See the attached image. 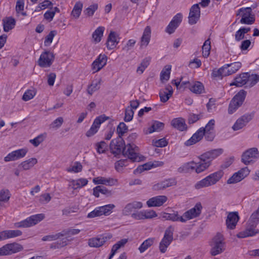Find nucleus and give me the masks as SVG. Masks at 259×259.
<instances>
[{
	"label": "nucleus",
	"instance_id": "1",
	"mask_svg": "<svg viewBox=\"0 0 259 259\" xmlns=\"http://www.w3.org/2000/svg\"><path fill=\"white\" fill-rule=\"evenodd\" d=\"M124 141L121 137L112 140L110 144V148L113 154H118L122 152L124 156H127L132 162L140 161L137 151L138 147L134 144L127 143L123 146Z\"/></svg>",
	"mask_w": 259,
	"mask_h": 259
},
{
	"label": "nucleus",
	"instance_id": "2",
	"mask_svg": "<svg viewBox=\"0 0 259 259\" xmlns=\"http://www.w3.org/2000/svg\"><path fill=\"white\" fill-rule=\"evenodd\" d=\"M224 172L222 170H219L210 174L205 178L197 182L195 185L196 189H200L205 187H208L215 184L223 176Z\"/></svg>",
	"mask_w": 259,
	"mask_h": 259
},
{
	"label": "nucleus",
	"instance_id": "3",
	"mask_svg": "<svg viewBox=\"0 0 259 259\" xmlns=\"http://www.w3.org/2000/svg\"><path fill=\"white\" fill-rule=\"evenodd\" d=\"M209 167L208 163H200L192 161L184 164L178 168V171L180 173H187L192 170H195L197 174L201 173Z\"/></svg>",
	"mask_w": 259,
	"mask_h": 259
},
{
	"label": "nucleus",
	"instance_id": "4",
	"mask_svg": "<svg viewBox=\"0 0 259 259\" xmlns=\"http://www.w3.org/2000/svg\"><path fill=\"white\" fill-rule=\"evenodd\" d=\"M210 245L211 246L210 254L215 256L221 254L225 250V243L223 235L218 233L212 239Z\"/></svg>",
	"mask_w": 259,
	"mask_h": 259
},
{
	"label": "nucleus",
	"instance_id": "5",
	"mask_svg": "<svg viewBox=\"0 0 259 259\" xmlns=\"http://www.w3.org/2000/svg\"><path fill=\"white\" fill-rule=\"evenodd\" d=\"M246 92L242 90L240 91L231 100L228 107V113L232 114L240 107L244 101Z\"/></svg>",
	"mask_w": 259,
	"mask_h": 259
},
{
	"label": "nucleus",
	"instance_id": "6",
	"mask_svg": "<svg viewBox=\"0 0 259 259\" xmlns=\"http://www.w3.org/2000/svg\"><path fill=\"white\" fill-rule=\"evenodd\" d=\"M174 228L169 226L165 231L163 238L159 243V250L161 253H164L167 248L173 240V234Z\"/></svg>",
	"mask_w": 259,
	"mask_h": 259
},
{
	"label": "nucleus",
	"instance_id": "7",
	"mask_svg": "<svg viewBox=\"0 0 259 259\" xmlns=\"http://www.w3.org/2000/svg\"><path fill=\"white\" fill-rule=\"evenodd\" d=\"M44 219V214L42 213L33 215L25 220L16 224L18 228H27L37 224Z\"/></svg>",
	"mask_w": 259,
	"mask_h": 259
},
{
	"label": "nucleus",
	"instance_id": "8",
	"mask_svg": "<svg viewBox=\"0 0 259 259\" xmlns=\"http://www.w3.org/2000/svg\"><path fill=\"white\" fill-rule=\"evenodd\" d=\"M258 158L259 152L256 148H252L246 150L242 155V161L246 165L253 163Z\"/></svg>",
	"mask_w": 259,
	"mask_h": 259
},
{
	"label": "nucleus",
	"instance_id": "9",
	"mask_svg": "<svg viewBox=\"0 0 259 259\" xmlns=\"http://www.w3.org/2000/svg\"><path fill=\"white\" fill-rule=\"evenodd\" d=\"M202 208V206L201 203H197L194 207L186 211L182 216L184 217L185 223L188 220L198 217L201 213Z\"/></svg>",
	"mask_w": 259,
	"mask_h": 259
},
{
	"label": "nucleus",
	"instance_id": "10",
	"mask_svg": "<svg viewBox=\"0 0 259 259\" xmlns=\"http://www.w3.org/2000/svg\"><path fill=\"white\" fill-rule=\"evenodd\" d=\"M249 170L247 167L241 169L237 172L234 173L227 181L229 184H235L240 182L242 179L249 175Z\"/></svg>",
	"mask_w": 259,
	"mask_h": 259
},
{
	"label": "nucleus",
	"instance_id": "11",
	"mask_svg": "<svg viewBox=\"0 0 259 259\" xmlns=\"http://www.w3.org/2000/svg\"><path fill=\"white\" fill-rule=\"evenodd\" d=\"M108 118L109 117L106 116L105 115H102L97 117L95 119L90 130L86 133V136L90 137L95 134L98 132L101 124Z\"/></svg>",
	"mask_w": 259,
	"mask_h": 259
},
{
	"label": "nucleus",
	"instance_id": "12",
	"mask_svg": "<svg viewBox=\"0 0 259 259\" xmlns=\"http://www.w3.org/2000/svg\"><path fill=\"white\" fill-rule=\"evenodd\" d=\"M200 16V9L199 4L193 5L190 9L188 22L190 25L196 24L199 20Z\"/></svg>",
	"mask_w": 259,
	"mask_h": 259
},
{
	"label": "nucleus",
	"instance_id": "13",
	"mask_svg": "<svg viewBox=\"0 0 259 259\" xmlns=\"http://www.w3.org/2000/svg\"><path fill=\"white\" fill-rule=\"evenodd\" d=\"M54 56L52 52L46 51L40 56L38 61V65L42 67H50L54 60Z\"/></svg>",
	"mask_w": 259,
	"mask_h": 259
},
{
	"label": "nucleus",
	"instance_id": "14",
	"mask_svg": "<svg viewBox=\"0 0 259 259\" xmlns=\"http://www.w3.org/2000/svg\"><path fill=\"white\" fill-rule=\"evenodd\" d=\"M182 18L181 13L177 14L166 27L165 31L169 34L173 33L181 23Z\"/></svg>",
	"mask_w": 259,
	"mask_h": 259
},
{
	"label": "nucleus",
	"instance_id": "15",
	"mask_svg": "<svg viewBox=\"0 0 259 259\" xmlns=\"http://www.w3.org/2000/svg\"><path fill=\"white\" fill-rule=\"evenodd\" d=\"M177 183V182L176 179L174 178H171L165 179L160 183L154 185L153 187V189L155 191L164 190L167 188L176 186Z\"/></svg>",
	"mask_w": 259,
	"mask_h": 259
},
{
	"label": "nucleus",
	"instance_id": "16",
	"mask_svg": "<svg viewBox=\"0 0 259 259\" xmlns=\"http://www.w3.org/2000/svg\"><path fill=\"white\" fill-rule=\"evenodd\" d=\"M119 35L115 31H111L109 33L106 43L108 50L114 49L119 42Z\"/></svg>",
	"mask_w": 259,
	"mask_h": 259
},
{
	"label": "nucleus",
	"instance_id": "17",
	"mask_svg": "<svg viewBox=\"0 0 259 259\" xmlns=\"http://www.w3.org/2000/svg\"><path fill=\"white\" fill-rule=\"evenodd\" d=\"M239 217L237 212H231L228 214L226 224L228 229L233 230L235 228Z\"/></svg>",
	"mask_w": 259,
	"mask_h": 259
},
{
	"label": "nucleus",
	"instance_id": "18",
	"mask_svg": "<svg viewBox=\"0 0 259 259\" xmlns=\"http://www.w3.org/2000/svg\"><path fill=\"white\" fill-rule=\"evenodd\" d=\"M166 196L159 195L153 197L147 201L148 207H159L162 205L167 200Z\"/></svg>",
	"mask_w": 259,
	"mask_h": 259
},
{
	"label": "nucleus",
	"instance_id": "19",
	"mask_svg": "<svg viewBox=\"0 0 259 259\" xmlns=\"http://www.w3.org/2000/svg\"><path fill=\"white\" fill-rule=\"evenodd\" d=\"M106 62L107 56L105 55H100L92 63V67L94 72L99 71L106 64Z\"/></svg>",
	"mask_w": 259,
	"mask_h": 259
},
{
	"label": "nucleus",
	"instance_id": "20",
	"mask_svg": "<svg viewBox=\"0 0 259 259\" xmlns=\"http://www.w3.org/2000/svg\"><path fill=\"white\" fill-rule=\"evenodd\" d=\"M143 207V204L140 201H133L127 204L122 210L123 215L130 214L133 211L137 209H140Z\"/></svg>",
	"mask_w": 259,
	"mask_h": 259
},
{
	"label": "nucleus",
	"instance_id": "21",
	"mask_svg": "<svg viewBox=\"0 0 259 259\" xmlns=\"http://www.w3.org/2000/svg\"><path fill=\"white\" fill-rule=\"evenodd\" d=\"M93 182L95 184H102L112 186L116 185L117 180L111 178H106L102 177H98L93 179Z\"/></svg>",
	"mask_w": 259,
	"mask_h": 259
},
{
	"label": "nucleus",
	"instance_id": "22",
	"mask_svg": "<svg viewBox=\"0 0 259 259\" xmlns=\"http://www.w3.org/2000/svg\"><path fill=\"white\" fill-rule=\"evenodd\" d=\"M203 127L200 128L192 137L187 141L185 144L186 146H190L200 141L204 135Z\"/></svg>",
	"mask_w": 259,
	"mask_h": 259
},
{
	"label": "nucleus",
	"instance_id": "23",
	"mask_svg": "<svg viewBox=\"0 0 259 259\" xmlns=\"http://www.w3.org/2000/svg\"><path fill=\"white\" fill-rule=\"evenodd\" d=\"M22 233L19 230H6L0 232V240L14 238L22 235Z\"/></svg>",
	"mask_w": 259,
	"mask_h": 259
},
{
	"label": "nucleus",
	"instance_id": "24",
	"mask_svg": "<svg viewBox=\"0 0 259 259\" xmlns=\"http://www.w3.org/2000/svg\"><path fill=\"white\" fill-rule=\"evenodd\" d=\"M161 217L166 220H170L173 222L180 221L185 223L184 217L180 216L178 211H172V213L163 212Z\"/></svg>",
	"mask_w": 259,
	"mask_h": 259
},
{
	"label": "nucleus",
	"instance_id": "25",
	"mask_svg": "<svg viewBox=\"0 0 259 259\" xmlns=\"http://www.w3.org/2000/svg\"><path fill=\"white\" fill-rule=\"evenodd\" d=\"M172 88L170 85H167L165 89L161 90L159 92L160 101L163 103L166 102L172 96Z\"/></svg>",
	"mask_w": 259,
	"mask_h": 259
},
{
	"label": "nucleus",
	"instance_id": "26",
	"mask_svg": "<svg viewBox=\"0 0 259 259\" xmlns=\"http://www.w3.org/2000/svg\"><path fill=\"white\" fill-rule=\"evenodd\" d=\"M248 80V73H243L236 77L234 81L230 83V85L242 87L247 83Z\"/></svg>",
	"mask_w": 259,
	"mask_h": 259
},
{
	"label": "nucleus",
	"instance_id": "27",
	"mask_svg": "<svg viewBox=\"0 0 259 259\" xmlns=\"http://www.w3.org/2000/svg\"><path fill=\"white\" fill-rule=\"evenodd\" d=\"M151 37V28L149 26H147L144 30L143 35L141 38L140 47H146L150 41Z\"/></svg>",
	"mask_w": 259,
	"mask_h": 259
},
{
	"label": "nucleus",
	"instance_id": "28",
	"mask_svg": "<svg viewBox=\"0 0 259 259\" xmlns=\"http://www.w3.org/2000/svg\"><path fill=\"white\" fill-rule=\"evenodd\" d=\"M171 125L180 131H184L187 128L185 120L181 117L173 119L171 121Z\"/></svg>",
	"mask_w": 259,
	"mask_h": 259
},
{
	"label": "nucleus",
	"instance_id": "29",
	"mask_svg": "<svg viewBox=\"0 0 259 259\" xmlns=\"http://www.w3.org/2000/svg\"><path fill=\"white\" fill-rule=\"evenodd\" d=\"M4 31L8 32L14 28L16 25V21L12 17H6L3 20Z\"/></svg>",
	"mask_w": 259,
	"mask_h": 259
},
{
	"label": "nucleus",
	"instance_id": "30",
	"mask_svg": "<svg viewBox=\"0 0 259 259\" xmlns=\"http://www.w3.org/2000/svg\"><path fill=\"white\" fill-rule=\"evenodd\" d=\"M88 181L86 179H79L76 180H71L70 181L69 187L74 190L81 188V187L87 185Z\"/></svg>",
	"mask_w": 259,
	"mask_h": 259
},
{
	"label": "nucleus",
	"instance_id": "31",
	"mask_svg": "<svg viewBox=\"0 0 259 259\" xmlns=\"http://www.w3.org/2000/svg\"><path fill=\"white\" fill-rule=\"evenodd\" d=\"M249 227L247 228L246 230L243 233L241 232L237 235L238 238H244L248 236H252L257 234L259 231L258 230L255 229V227H253L249 224Z\"/></svg>",
	"mask_w": 259,
	"mask_h": 259
},
{
	"label": "nucleus",
	"instance_id": "32",
	"mask_svg": "<svg viewBox=\"0 0 259 259\" xmlns=\"http://www.w3.org/2000/svg\"><path fill=\"white\" fill-rule=\"evenodd\" d=\"M105 31V27L103 26L98 27L93 33L92 38L94 41L97 44L100 42L103 36V33Z\"/></svg>",
	"mask_w": 259,
	"mask_h": 259
},
{
	"label": "nucleus",
	"instance_id": "33",
	"mask_svg": "<svg viewBox=\"0 0 259 259\" xmlns=\"http://www.w3.org/2000/svg\"><path fill=\"white\" fill-rule=\"evenodd\" d=\"M106 242L104 237L93 238L89 240L88 244L91 247H99L102 246Z\"/></svg>",
	"mask_w": 259,
	"mask_h": 259
},
{
	"label": "nucleus",
	"instance_id": "34",
	"mask_svg": "<svg viewBox=\"0 0 259 259\" xmlns=\"http://www.w3.org/2000/svg\"><path fill=\"white\" fill-rule=\"evenodd\" d=\"M190 90L195 94H200L204 91V87L202 83L199 81L192 82L191 85L189 86Z\"/></svg>",
	"mask_w": 259,
	"mask_h": 259
},
{
	"label": "nucleus",
	"instance_id": "35",
	"mask_svg": "<svg viewBox=\"0 0 259 259\" xmlns=\"http://www.w3.org/2000/svg\"><path fill=\"white\" fill-rule=\"evenodd\" d=\"M101 82V78L93 80L92 83L88 87L87 90L88 94L92 95L95 92L98 90L100 88Z\"/></svg>",
	"mask_w": 259,
	"mask_h": 259
},
{
	"label": "nucleus",
	"instance_id": "36",
	"mask_svg": "<svg viewBox=\"0 0 259 259\" xmlns=\"http://www.w3.org/2000/svg\"><path fill=\"white\" fill-rule=\"evenodd\" d=\"M37 162V160L35 158H31L27 160L22 162L19 165V167H21L23 170H28L33 167Z\"/></svg>",
	"mask_w": 259,
	"mask_h": 259
},
{
	"label": "nucleus",
	"instance_id": "37",
	"mask_svg": "<svg viewBox=\"0 0 259 259\" xmlns=\"http://www.w3.org/2000/svg\"><path fill=\"white\" fill-rule=\"evenodd\" d=\"M9 255L21 251L23 249V247L21 245L17 243H12L7 244Z\"/></svg>",
	"mask_w": 259,
	"mask_h": 259
},
{
	"label": "nucleus",
	"instance_id": "38",
	"mask_svg": "<svg viewBox=\"0 0 259 259\" xmlns=\"http://www.w3.org/2000/svg\"><path fill=\"white\" fill-rule=\"evenodd\" d=\"M127 239H122L120 241H118L116 244H115L112 248L111 254L109 257V259H111V258L114 256L117 250L121 247H123L127 243Z\"/></svg>",
	"mask_w": 259,
	"mask_h": 259
},
{
	"label": "nucleus",
	"instance_id": "39",
	"mask_svg": "<svg viewBox=\"0 0 259 259\" xmlns=\"http://www.w3.org/2000/svg\"><path fill=\"white\" fill-rule=\"evenodd\" d=\"M164 123L158 121H155L152 125L148 128V133L151 134L155 132H159L164 128Z\"/></svg>",
	"mask_w": 259,
	"mask_h": 259
},
{
	"label": "nucleus",
	"instance_id": "40",
	"mask_svg": "<svg viewBox=\"0 0 259 259\" xmlns=\"http://www.w3.org/2000/svg\"><path fill=\"white\" fill-rule=\"evenodd\" d=\"M82 7L83 5L81 2L76 3L71 12V15L74 18L77 19L79 17Z\"/></svg>",
	"mask_w": 259,
	"mask_h": 259
},
{
	"label": "nucleus",
	"instance_id": "41",
	"mask_svg": "<svg viewBox=\"0 0 259 259\" xmlns=\"http://www.w3.org/2000/svg\"><path fill=\"white\" fill-rule=\"evenodd\" d=\"M154 240V238H149L145 240L139 247L140 252L143 253L153 244Z\"/></svg>",
	"mask_w": 259,
	"mask_h": 259
},
{
	"label": "nucleus",
	"instance_id": "42",
	"mask_svg": "<svg viewBox=\"0 0 259 259\" xmlns=\"http://www.w3.org/2000/svg\"><path fill=\"white\" fill-rule=\"evenodd\" d=\"M11 197V193L8 189H2L0 191V205L3 202H8Z\"/></svg>",
	"mask_w": 259,
	"mask_h": 259
},
{
	"label": "nucleus",
	"instance_id": "43",
	"mask_svg": "<svg viewBox=\"0 0 259 259\" xmlns=\"http://www.w3.org/2000/svg\"><path fill=\"white\" fill-rule=\"evenodd\" d=\"M210 38L206 40L202 47V55L204 58H207L210 54V50L211 49Z\"/></svg>",
	"mask_w": 259,
	"mask_h": 259
},
{
	"label": "nucleus",
	"instance_id": "44",
	"mask_svg": "<svg viewBox=\"0 0 259 259\" xmlns=\"http://www.w3.org/2000/svg\"><path fill=\"white\" fill-rule=\"evenodd\" d=\"M171 66L168 65L165 67L160 73V79L162 82L167 81L169 79Z\"/></svg>",
	"mask_w": 259,
	"mask_h": 259
},
{
	"label": "nucleus",
	"instance_id": "45",
	"mask_svg": "<svg viewBox=\"0 0 259 259\" xmlns=\"http://www.w3.org/2000/svg\"><path fill=\"white\" fill-rule=\"evenodd\" d=\"M115 207L113 204H109L102 206L98 207V209L100 210L101 215H107L111 212V210Z\"/></svg>",
	"mask_w": 259,
	"mask_h": 259
},
{
	"label": "nucleus",
	"instance_id": "46",
	"mask_svg": "<svg viewBox=\"0 0 259 259\" xmlns=\"http://www.w3.org/2000/svg\"><path fill=\"white\" fill-rule=\"evenodd\" d=\"M259 223V211L257 210L253 212L251 215L248 221V224H251L252 226H256Z\"/></svg>",
	"mask_w": 259,
	"mask_h": 259
},
{
	"label": "nucleus",
	"instance_id": "47",
	"mask_svg": "<svg viewBox=\"0 0 259 259\" xmlns=\"http://www.w3.org/2000/svg\"><path fill=\"white\" fill-rule=\"evenodd\" d=\"M65 236V233L59 232L58 233L52 235H49L45 236L42 238V240L44 241H54L58 239L61 237Z\"/></svg>",
	"mask_w": 259,
	"mask_h": 259
},
{
	"label": "nucleus",
	"instance_id": "48",
	"mask_svg": "<svg viewBox=\"0 0 259 259\" xmlns=\"http://www.w3.org/2000/svg\"><path fill=\"white\" fill-rule=\"evenodd\" d=\"M200 163H209V166L210 165V161L213 159L212 158H211V155L210 154V153L209 151L205 152V153L202 154L200 155Z\"/></svg>",
	"mask_w": 259,
	"mask_h": 259
},
{
	"label": "nucleus",
	"instance_id": "49",
	"mask_svg": "<svg viewBox=\"0 0 259 259\" xmlns=\"http://www.w3.org/2000/svg\"><path fill=\"white\" fill-rule=\"evenodd\" d=\"M96 150L98 153H104L105 152L107 145L104 141H101L96 144Z\"/></svg>",
	"mask_w": 259,
	"mask_h": 259
},
{
	"label": "nucleus",
	"instance_id": "50",
	"mask_svg": "<svg viewBox=\"0 0 259 259\" xmlns=\"http://www.w3.org/2000/svg\"><path fill=\"white\" fill-rule=\"evenodd\" d=\"M82 168V165L79 162H75L73 165L67 168V170L69 172H78L81 171Z\"/></svg>",
	"mask_w": 259,
	"mask_h": 259
},
{
	"label": "nucleus",
	"instance_id": "51",
	"mask_svg": "<svg viewBox=\"0 0 259 259\" xmlns=\"http://www.w3.org/2000/svg\"><path fill=\"white\" fill-rule=\"evenodd\" d=\"M229 65L230 71H228L231 74L235 73L241 67V63L239 62H236L231 64H228Z\"/></svg>",
	"mask_w": 259,
	"mask_h": 259
},
{
	"label": "nucleus",
	"instance_id": "52",
	"mask_svg": "<svg viewBox=\"0 0 259 259\" xmlns=\"http://www.w3.org/2000/svg\"><path fill=\"white\" fill-rule=\"evenodd\" d=\"M98 5L97 4H94L90 6L84 11L85 15L88 16H92L94 15L95 12L98 9Z\"/></svg>",
	"mask_w": 259,
	"mask_h": 259
},
{
	"label": "nucleus",
	"instance_id": "53",
	"mask_svg": "<svg viewBox=\"0 0 259 259\" xmlns=\"http://www.w3.org/2000/svg\"><path fill=\"white\" fill-rule=\"evenodd\" d=\"M259 81V75L252 74L251 76L248 74V80L247 83L249 86L252 87L256 84Z\"/></svg>",
	"mask_w": 259,
	"mask_h": 259
},
{
	"label": "nucleus",
	"instance_id": "54",
	"mask_svg": "<svg viewBox=\"0 0 259 259\" xmlns=\"http://www.w3.org/2000/svg\"><path fill=\"white\" fill-rule=\"evenodd\" d=\"M45 136L44 134H40L33 139L29 141L30 143L33 145L35 147H37L45 139Z\"/></svg>",
	"mask_w": 259,
	"mask_h": 259
},
{
	"label": "nucleus",
	"instance_id": "55",
	"mask_svg": "<svg viewBox=\"0 0 259 259\" xmlns=\"http://www.w3.org/2000/svg\"><path fill=\"white\" fill-rule=\"evenodd\" d=\"M57 34V31L56 30H52L47 35L45 40V45L46 46H49L52 42L54 37Z\"/></svg>",
	"mask_w": 259,
	"mask_h": 259
},
{
	"label": "nucleus",
	"instance_id": "56",
	"mask_svg": "<svg viewBox=\"0 0 259 259\" xmlns=\"http://www.w3.org/2000/svg\"><path fill=\"white\" fill-rule=\"evenodd\" d=\"M128 128L126 125L123 122H120L117 126V131L119 137H121L125 133L127 132Z\"/></svg>",
	"mask_w": 259,
	"mask_h": 259
},
{
	"label": "nucleus",
	"instance_id": "57",
	"mask_svg": "<svg viewBox=\"0 0 259 259\" xmlns=\"http://www.w3.org/2000/svg\"><path fill=\"white\" fill-rule=\"evenodd\" d=\"M202 117V113L195 114L191 113L189 114L188 119V123L192 124L199 120Z\"/></svg>",
	"mask_w": 259,
	"mask_h": 259
},
{
	"label": "nucleus",
	"instance_id": "58",
	"mask_svg": "<svg viewBox=\"0 0 259 259\" xmlns=\"http://www.w3.org/2000/svg\"><path fill=\"white\" fill-rule=\"evenodd\" d=\"M35 91L33 90H27L25 92L22 97V99L25 101H27L32 99L35 95Z\"/></svg>",
	"mask_w": 259,
	"mask_h": 259
},
{
	"label": "nucleus",
	"instance_id": "59",
	"mask_svg": "<svg viewBox=\"0 0 259 259\" xmlns=\"http://www.w3.org/2000/svg\"><path fill=\"white\" fill-rule=\"evenodd\" d=\"M134 112L133 110L130 107L126 108L125 111V116L124 120L126 122L130 121L132 120Z\"/></svg>",
	"mask_w": 259,
	"mask_h": 259
},
{
	"label": "nucleus",
	"instance_id": "60",
	"mask_svg": "<svg viewBox=\"0 0 259 259\" xmlns=\"http://www.w3.org/2000/svg\"><path fill=\"white\" fill-rule=\"evenodd\" d=\"M53 4L51 2L48 0H45L43 2L40 3L38 6L36 8L35 11H39L40 10H44L47 8L52 7Z\"/></svg>",
	"mask_w": 259,
	"mask_h": 259
},
{
	"label": "nucleus",
	"instance_id": "61",
	"mask_svg": "<svg viewBox=\"0 0 259 259\" xmlns=\"http://www.w3.org/2000/svg\"><path fill=\"white\" fill-rule=\"evenodd\" d=\"M251 9L250 7H247L245 8H241L238 11L237 15H239L241 13L242 17H251Z\"/></svg>",
	"mask_w": 259,
	"mask_h": 259
},
{
	"label": "nucleus",
	"instance_id": "62",
	"mask_svg": "<svg viewBox=\"0 0 259 259\" xmlns=\"http://www.w3.org/2000/svg\"><path fill=\"white\" fill-rule=\"evenodd\" d=\"M153 145L157 147H164L168 144L167 141L165 138H162L155 141H153Z\"/></svg>",
	"mask_w": 259,
	"mask_h": 259
},
{
	"label": "nucleus",
	"instance_id": "63",
	"mask_svg": "<svg viewBox=\"0 0 259 259\" xmlns=\"http://www.w3.org/2000/svg\"><path fill=\"white\" fill-rule=\"evenodd\" d=\"M144 219H149L155 218L157 216L156 212L153 210H143Z\"/></svg>",
	"mask_w": 259,
	"mask_h": 259
},
{
	"label": "nucleus",
	"instance_id": "64",
	"mask_svg": "<svg viewBox=\"0 0 259 259\" xmlns=\"http://www.w3.org/2000/svg\"><path fill=\"white\" fill-rule=\"evenodd\" d=\"M245 125L242 120L239 118L236 120L232 128L234 131H238L243 128Z\"/></svg>",
	"mask_w": 259,
	"mask_h": 259
}]
</instances>
